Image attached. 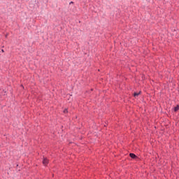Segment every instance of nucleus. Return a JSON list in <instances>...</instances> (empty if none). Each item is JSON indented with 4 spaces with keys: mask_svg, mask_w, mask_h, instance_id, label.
Wrapping results in <instances>:
<instances>
[{
    "mask_svg": "<svg viewBox=\"0 0 179 179\" xmlns=\"http://www.w3.org/2000/svg\"><path fill=\"white\" fill-rule=\"evenodd\" d=\"M43 164L44 166H47V164H48V159L47 158H43Z\"/></svg>",
    "mask_w": 179,
    "mask_h": 179,
    "instance_id": "obj_1",
    "label": "nucleus"
},
{
    "mask_svg": "<svg viewBox=\"0 0 179 179\" xmlns=\"http://www.w3.org/2000/svg\"><path fill=\"white\" fill-rule=\"evenodd\" d=\"M129 156H130V157H131V159H136V157H136V155L135 154H134V153H130V154H129Z\"/></svg>",
    "mask_w": 179,
    "mask_h": 179,
    "instance_id": "obj_2",
    "label": "nucleus"
},
{
    "mask_svg": "<svg viewBox=\"0 0 179 179\" xmlns=\"http://www.w3.org/2000/svg\"><path fill=\"white\" fill-rule=\"evenodd\" d=\"M139 94H141V92H134V97H136V96H139Z\"/></svg>",
    "mask_w": 179,
    "mask_h": 179,
    "instance_id": "obj_3",
    "label": "nucleus"
},
{
    "mask_svg": "<svg viewBox=\"0 0 179 179\" xmlns=\"http://www.w3.org/2000/svg\"><path fill=\"white\" fill-rule=\"evenodd\" d=\"M178 110H179V106L177 105V106L174 108V111H175V112H177V111H178Z\"/></svg>",
    "mask_w": 179,
    "mask_h": 179,
    "instance_id": "obj_4",
    "label": "nucleus"
},
{
    "mask_svg": "<svg viewBox=\"0 0 179 179\" xmlns=\"http://www.w3.org/2000/svg\"><path fill=\"white\" fill-rule=\"evenodd\" d=\"M64 113H68V109H64Z\"/></svg>",
    "mask_w": 179,
    "mask_h": 179,
    "instance_id": "obj_5",
    "label": "nucleus"
},
{
    "mask_svg": "<svg viewBox=\"0 0 179 179\" xmlns=\"http://www.w3.org/2000/svg\"><path fill=\"white\" fill-rule=\"evenodd\" d=\"M2 52H3V50H2Z\"/></svg>",
    "mask_w": 179,
    "mask_h": 179,
    "instance_id": "obj_6",
    "label": "nucleus"
}]
</instances>
